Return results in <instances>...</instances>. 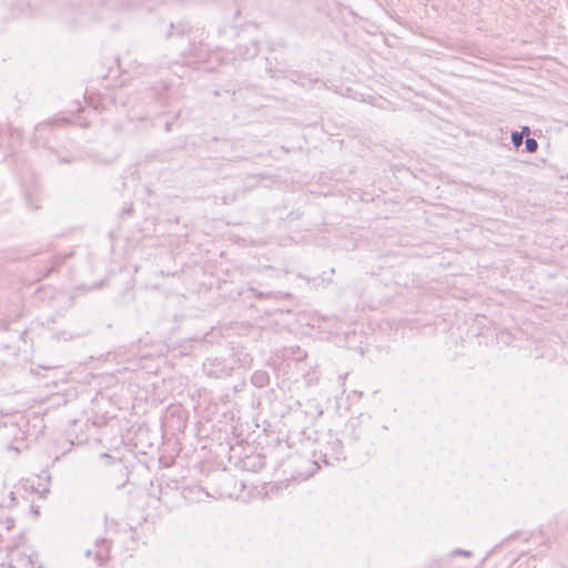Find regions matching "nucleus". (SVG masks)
Instances as JSON below:
<instances>
[{"instance_id":"nucleus-15","label":"nucleus","mask_w":568,"mask_h":568,"mask_svg":"<svg viewBox=\"0 0 568 568\" xmlns=\"http://www.w3.org/2000/svg\"><path fill=\"white\" fill-rule=\"evenodd\" d=\"M510 140L516 149H518L525 142L524 136L518 131L511 132Z\"/></svg>"},{"instance_id":"nucleus-16","label":"nucleus","mask_w":568,"mask_h":568,"mask_svg":"<svg viewBox=\"0 0 568 568\" xmlns=\"http://www.w3.org/2000/svg\"><path fill=\"white\" fill-rule=\"evenodd\" d=\"M133 212H134L133 204H132V203H130V204L125 205V206L121 210V212H120V219H122V220L128 219V217L132 216Z\"/></svg>"},{"instance_id":"nucleus-9","label":"nucleus","mask_w":568,"mask_h":568,"mask_svg":"<svg viewBox=\"0 0 568 568\" xmlns=\"http://www.w3.org/2000/svg\"><path fill=\"white\" fill-rule=\"evenodd\" d=\"M301 412L310 418V420H316L323 415V408L315 398L305 399L304 403L298 402Z\"/></svg>"},{"instance_id":"nucleus-26","label":"nucleus","mask_w":568,"mask_h":568,"mask_svg":"<svg viewBox=\"0 0 568 568\" xmlns=\"http://www.w3.org/2000/svg\"><path fill=\"white\" fill-rule=\"evenodd\" d=\"M242 45H237V53L243 54L245 58H248V52L245 50H242Z\"/></svg>"},{"instance_id":"nucleus-1","label":"nucleus","mask_w":568,"mask_h":568,"mask_svg":"<svg viewBox=\"0 0 568 568\" xmlns=\"http://www.w3.org/2000/svg\"><path fill=\"white\" fill-rule=\"evenodd\" d=\"M316 458L314 463L301 455L290 456L283 464L284 474L290 473L291 478L295 480H305L314 474V465L318 462L327 466H334L346 459L342 439L335 433L328 430L322 438L316 440V448L313 450Z\"/></svg>"},{"instance_id":"nucleus-17","label":"nucleus","mask_w":568,"mask_h":568,"mask_svg":"<svg viewBox=\"0 0 568 568\" xmlns=\"http://www.w3.org/2000/svg\"><path fill=\"white\" fill-rule=\"evenodd\" d=\"M0 525H3L7 530H11L14 527V519L7 517L4 520H0Z\"/></svg>"},{"instance_id":"nucleus-8","label":"nucleus","mask_w":568,"mask_h":568,"mask_svg":"<svg viewBox=\"0 0 568 568\" xmlns=\"http://www.w3.org/2000/svg\"><path fill=\"white\" fill-rule=\"evenodd\" d=\"M230 361L234 363V368L236 366L248 368L253 362V357L245 351L244 346L232 345Z\"/></svg>"},{"instance_id":"nucleus-12","label":"nucleus","mask_w":568,"mask_h":568,"mask_svg":"<svg viewBox=\"0 0 568 568\" xmlns=\"http://www.w3.org/2000/svg\"><path fill=\"white\" fill-rule=\"evenodd\" d=\"M264 466H265V456L261 455V454L244 462V467L252 471H258L262 468H264Z\"/></svg>"},{"instance_id":"nucleus-25","label":"nucleus","mask_w":568,"mask_h":568,"mask_svg":"<svg viewBox=\"0 0 568 568\" xmlns=\"http://www.w3.org/2000/svg\"><path fill=\"white\" fill-rule=\"evenodd\" d=\"M186 32L185 26H179L176 27V33L180 36H183Z\"/></svg>"},{"instance_id":"nucleus-22","label":"nucleus","mask_w":568,"mask_h":568,"mask_svg":"<svg viewBox=\"0 0 568 568\" xmlns=\"http://www.w3.org/2000/svg\"><path fill=\"white\" fill-rule=\"evenodd\" d=\"M9 498H10L9 507L16 506L18 501H17V497L13 491H11L9 494Z\"/></svg>"},{"instance_id":"nucleus-31","label":"nucleus","mask_w":568,"mask_h":568,"mask_svg":"<svg viewBox=\"0 0 568 568\" xmlns=\"http://www.w3.org/2000/svg\"><path fill=\"white\" fill-rule=\"evenodd\" d=\"M257 49L255 48L252 53H248V58H253L256 55Z\"/></svg>"},{"instance_id":"nucleus-14","label":"nucleus","mask_w":568,"mask_h":568,"mask_svg":"<svg viewBox=\"0 0 568 568\" xmlns=\"http://www.w3.org/2000/svg\"><path fill=\"white\" fill-rule=\"evenodd\" d=\"M525 151L527 153H535L538 150V142L534 138H527L525 140Z\"/></svg>"},{"instance_id":"nucleus-32","label":"nucleus","mask_w":568,"mask_h":568,"mask_svg":"<svg viewBox=\"0 0 568 568\" xmlns=\"http://www.w3.org/2000/svg\"><path fill=\"white\" fill-rule=\"evenodd\" d=\"M27 334H28V331H26V329H24L23 332H21L20 337H21V338H24V336H26Z\"/></svg>"},{"instance_id":"nucleus-27","label":"nucleus","mask_w":568,"mask_h":568,"mask_svg":"<svg viewBox=\"0 0 568 568\" xmlns=\"http://www.w3.org/2000/svg\"><path fill=\"white\" fill-rule=\"evenodd\" d=\"M172 125H173V122L166 121L165 124H164V130L166 132H171L172 131Z\"/></svg>"},{"instance_id":"nucleus-36","label":"nucleus","mask_w":568,"mask_h":568,"mask_svg":"<svg viewBox=\"0 0 568 568\" xmlns=\"http://www.w3.org/2000/svg\"><path fill=\"white\" fill-rule=\"evenodd\" d=\"M62 162L69 163V162H70V160H68V159H63V160H62Z\"/></svg>"},{"instance_id":"nucleus-34","label":"nucleus","mask_w":568,"mask_h":568,"mask_svg":"<svg viewBox=\"0 0 568 568\" xmlns=\"http://www.w3.org/2000/svg\"><path fill=\"white\" fill-rule=\"evenodd\" d=\"M92 554H93V551H92V550H87V552H85L87 557L92 556Z\"/></svg>"},{"instance_id":"nucleus-24","label":"nucleus","mask_w":568,"mask_h":568,"mask_svg":"<svg viewBox=\"0 0 568 568\" xmlns=\"http://www.w3.org/2000/svg\"><path fill=\"white\" fill-rule=\"evenodd\" d=\"M27 201H28V204L31 209L33 210H38L39 209V205L34 204V201L31 199V196H27Z\"/></svg>"},{"instance_id":"nucleus-20","label":"nucleus","mask_w":568,"mask_h":568,"mask_svg":"<svg viewBox=\"0 0 568 568\" xmlns=\"http://www.w3.org/2000/svg\"><path fill=\"white\" fill-rule=\"evenodd\" d=\"M454 555H460V556H465V557H469L471 555L470 551L468 550H464V549H456L454 550L453 552Z\"/></svg>"},{"instance_id":"nucleus-30","label":"nucleus","mask_w":568,"mask_h":568,"mask_svg":"<svg viewBox=\"0 0 568 568\" xmlns=\"http://www.w3.org/2000/svg\"><path fill=\"white\" fill-rule=\"evenodd\" d=\"M252 291L255 292V296H257V297H263L264 296V294L262 292L257 293L256 290H254V288Z\"/></svg>"},{"instance_id":"nucleus-18","label":"nucleus","mask_w":568,"mask_h":568,"mask_svg":"<svg viewBox=\"0 0 568 568\" xmlns=\"http://www.w3.org/2000/svg\"><path fill=\"white\" fill-rule=\"evenodd\" d=\"M519 133H521L523 136H526L527 138H530V133H531V130L528 125H524L521 126L520 131H518Z\"/></svg>"},{"instance_id":"nucleus-21","label":"nucleus","mask_w":568,"mask_h":568,"mask_svg":"<svg viewBox=\"0 0 568 568\" xmlns=\"http://www.w3.org/2000/svg\"><path fill=\"white\" fill-rule=\"evenodd\" d=\"M50 126H51V123H41V124H39V125L36 128V131H37V132H41L42 130L50 129Z\"/></svg>"},{"instance_id":"nucleus-35","label":"nucleus","mask_w":568,"mask_h":568,"mask_svg":"<svg viewBox=\"0 0 568 568\" xmlns=\"http://www.w3.org/2000/svg\"><path fill=\"white\" fill-rule=\"evenodd\" d=\"M214 95L220 97L221 95L220 91L219 90L214 91Z\"/></svg>"},{"instance_id":"nucleus-23","label":"nucleus","mask_w":568,"mask_h":568,"mask_svg":"<svg viewBox=\"0 0 568 568\" xmlns=\"http://www.w3.org/2000/svg\"><path fill=\"white\" fill-rule=\"evenodd\" d=\"M266 71L270 73V75L272 78H275L276 77V72H281V73H284V70H273L272 68L270 67H266Z\"/></svg>"},{"instance_id":"nucleus-19","label":"nucleus","mask_w":568,"mask_h":568,"mask_svg":"<svg viewBox=\"0 0 568 568\" xmlns=\"http://www.w3.org/2000/svg\"><path fill=\"white\" fill-rule=\"evenodd\" d=\"M236 200V195L235 194H231V195H224L222 197V201L224 204H230L232 202H234Z\"/></svg>"},{"instance_id":"nucleus-5","label":"nucleus","mask_w":568,"mask_h":568,"mask_svg":"<svg viewBox=\"0 0 568 568\" xmlns=\"http://www.w3.org/2000/svg\"><path fill=\"white\" fill-rule=\"evenodd\" d=\"M202 367L207 376L223 378L232 375L234 363L230 358L212 356L204 361Z\"/></svg>"},{"instance_id":"nucleus-6","label":"nucleus","mask_w":568,"mask_h":568,"mask_svg":"<svg viewBox=\"0 0 568 568\" xmlns=\"http://www.w3.org/2000/svg\"><path fill=\"white\" fill-rule=\"evenodd\" d=\"M181 499L185 500L186 503H200L203 501L205 498L210 497V494L206 491V489L199 485H183L180 491Z\"/></svg>"},{"instance_id":"nucleus-10","label":"nucleus","mask_w":568,"mask_h":568,"mask_svg":"<svg viewBox=\"0 0 568 568\" xmlns=\"http://www.w3.org/2000/svg\"><path fill=\"white\" fill-rule=\"evenodd\" d=\"M111 540L99 538L95 540L94 558L99 566H102L110 558Z\"/></svg>"},{"instance_id":"nucleus-4","label":"nucleus","mask_w":568,"mask_h":568,"mask_svg":"<svg viewBox=\"0 0 568 568\" xmlns=\"http://www.w3.org/2000/svg\"><path fill=\"white\" fill-rule=\"evenodd\" d=\"M183 485L174 478L162 477L159 480V500L168 507L179 506Z\"/></svg>"},{"instance_id":"nucleus-28","label":"nucleus","mask_w":568,"mask_h":568,"mask_svg":"<svg viewBox=\"0 0 568 568\" xmlns=\"http://www.w3.org/2000/svg\"><path fill=\"white\" fill-rule=\"evenodd\" d=\"M241 16V10L237 8L234 11V20H236Z\"/></svg>"},{"instance_id":"nucleus-33","label":"nucleus","mask_w":568,"mask_h":568,"mask_svg":"<svg viewBox=\"0 0 568 568\" xmlns=\"http://www.w3.org/2000/svg\"><path fill=\"white\" fill-rule=\"evenodd\" d=\"M225 92H226V93H231V94H235V90H230V89H227V90H225Z\"/></svg>"},{"instance_id":"nucleus-13","label":"nucleus","mask_w":568,"mask_h":568,"mask_svg":"<svg viewBox=\"0 0 568 568\" xmlns=\"http://www.w3.org/2000/svg\"><path fill=\"white\" fill-rule=\"evenodd\" d=\"M67 257V255L52 257V265L45 270L44 276H48L50 273L60 267V265L64 263Z\"/></svg>"},{"instance_id":"nucleus-11","label":"nucleus","mask_w":568,"mask_h":568,"mask_svg":"<svg viewBox=\"0 0 568 568\" xmlns=\"http://www.w3.org/2000/svg\"><path fill=\"white\" fill-rule=\"evenodd\" d=\"M251 383L257 388L266 387L270 384L268 372L264 369L255 371L251 376Z\"/></svg>"},{"instance_id":"nucleus-29","label":"nucleus","mask_w":568,"mask_h":568,"mask_svg":"<svg viewBox=\"0 0 568 568\" xmlns=\"http://www.w3.org/2000/svg\"><path fill=\"white\" fill-rule=\"evenodd\" d=\"M31 509L36 515H39V507L31 505Z\"/></svg>"},{"instance_id":"nucleus-3","label":"nucleus","mask_w":568,"mask_h":568,"mask_svg":"<svg viewBox=\"0 0 568 568\" xmlns=\"http://www.w3.org/2000/svg\"><path fill=\"white\" fill-rule=\"evenodd\" d=\"M101 458L105 462V470L104 474L110 483V485L120 489L124 487V485L129 480V467L122 458H114L109 454H102Z\"/></svg>"},{"instance_id":"nucleus-7","label":"nucleus","mask_w":568,"mask_h":568,"mask_svg":"<svg viewBox=\"0 0 568 568\" xmlns=\"http://www.w3.org/2000/svg\"><path fill=\"white\" fill-rule=\"evenodd\" d=\"M183 61L186 64L204 62L207 58V49L202 43H190L187 51L182 54Z\"/></svg>"},{"instance_id":"nucleus-2","label":"nucleus","mask_w":568,"mask_h":568,"mask_svg":"<svg viewBox=\"0 0 568 568\" xmlns=\"http://www.w3.org/2000/svg\"><path fill=\"white\" fill-rule=\"evenodd\" d=\"M344 434L348 445L362 448L372 445L374 440L372 423L365 422L361 417L349 418L345 425Z\"/></svg>"}]
</instances>
